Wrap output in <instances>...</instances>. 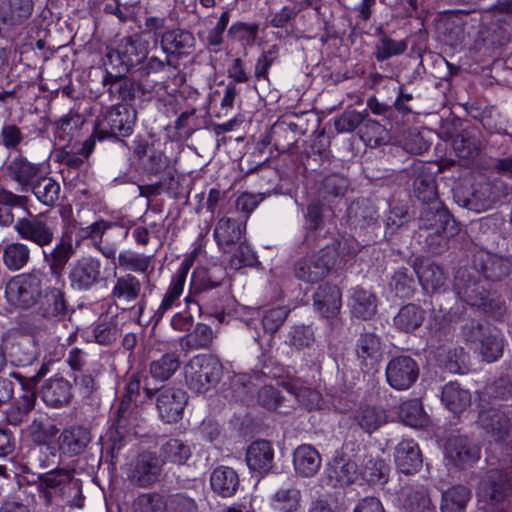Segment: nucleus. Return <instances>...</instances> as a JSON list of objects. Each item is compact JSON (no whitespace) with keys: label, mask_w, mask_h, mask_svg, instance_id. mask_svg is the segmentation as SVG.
Instances as JSON below:
<instances>
[{"label":"nucleus","mask_w":512,"mask_h":512,"mask_svg":"<svg viewBox=\"0 0 512 512\" xmlns=\"http://www.w3.org/2000/svg\"><path fill=\"white\" fill-rule=\"evenodd\" d=\"M101 275L99 260L92 257H83L72 265L69 272V281L73 289L88 291L95 286Z\"/></svg>","instance_id":"f3484780"},{"label":"nucleus","mask_w":512,"mask_h":512,"mask_svg":"<svg viewBox=\"0 0 512 512\" xmlns=\"http://www.w3.org/2000/svg\"><path fill=\"white\" fill-rule=\"evenodd\" d=\"M135 512H166L168 503L158 493L140 495L134 504Z\"/></svg>","instance_id":"69168bd1"},{"label":"nucleus","mask_w":512,"mask_h":512,"mask_svg":"<svg viewBox=\"0 0 512 512\" xmlns=\"http://www.w3.org/2000/svg\"><path fill=\"white\" fill-rule=\"evenodd\" d=\"M395 463L404 474H412L422 466L420 449L413 440L401 441L395 450Z\"/></svg>","instance_id":"a878e982"},{"label":"nucleus","mask_w":512,"mask_h":512,"mask_svg":"<svg viewBox=\"0 0 512 512\" xmlns=\"http://www.w3.org/2000/svg\"><path fill=\"white\" fill-rule=\"evenodd\" d=\"M424 320V311L416 304L403 306L394 317V325L400 331L412 332L421 326Z\"/></svg>","instance_id":"09e8293b"},{"label":"nucleus","mask_w":512,"mask_h":512,"mask_svg":"<svg viewBox=\"0 0 512 512\" xmlns=\"http://www.w3.org/2000/svg\"><path fill=\"white\" fill-rule=\"evenodd\" d=\"M357 424L367 433H372L387 421L385 411L378 407H361L354 416Z\"/></svg>","instance_id":"3c124183"},{"label":"nucleus","mask_w":512,"mask_h":512,"mask_svg":"<svg viewBox=\"0 0 512 512\" xmlns=\"http://www.w3.org/2000/svg\"><path fill=\"white\" fill-rule=\"evenodd\" d=\"M478 424L495 442H507L512 435L511 419L505 412L496 408L481 410L478 416Z\"/></svg>","instance_id":"2eb2a0df"},{"label":"nucleus","mask_w":512,"mask_h":512,"mask_svg":"<svg viewBox=\"0 0 512 512\" xmlns=\"http://www.w3.org/2000/svg\"><path fill=\"white\" fill-rule=\"evenodd\" d=\"M8 176L18 183L22 190L30 187L31 184L41 173V165L30 162L23 156L13 158L7 164Z\"/></svg>","instance_id":"b1692460"},{"label":"nucleus","mask_w":512,"mask_h":512,"mask_svg":"<svg viewBox=\"0 0 512 512\" xmlns=\"http://www.w3.org/2000/svg\"><path fill=\"white\" fill-rule=\"evenodd\" d=\"M90 433L83 427L65 429L59 436V448L64 453L76 455L81 453L90 442Z\"/></svg>","instance_id":"f704fd0d"},{"label":"nucleus","mask_w":512,"mask_h":512,"mask_svg":"<svg viewBox=\"0 0 512 512\" xmlns=\"http://www.w3.org/2000/svg\"><path fill=\"white\" fill-rule=\"evenodd\" d=\"M134 122L135 113L127 106L115 105L110 107L98 121L95 134L99 139L109 136L127 137L133 132Z\"/></svg>","instance_id":"39448f33"},{"label":"nucleus","mask_w":512,"mask_h":512,"mask_svg":"<svg viewBox=\"0 0 512 512\" xmlns=\"http://www.w3.org/2000/svg\"><path fill=\"white\" fill-rule=\"evenodd\" d=\"M118 315L103 316L94 329L96 342L102 345H110L116 341L121 334L122 327Z\"/></svg>","instance_id":"8fccbe9b"},{"label":"nucleus","mask_w":512,"mask_h":512,"mask_svg":"<svg viewBox=\"0 0 512 512\" xmlns=\"http://www.w3.org/2000/svg\"><path fill=\"white\" fill-rule=\"evenodd\" d=\"M27 431L34 443L46 445L56 436L59 429L48 421L35 419Z\"/></svg>","instance_id":"4d7b16f0"},{"label":"nucleus","mask_w":512,"mask_h":512,"mask_svg":"<svg viewBox=\"0 0 512 512\" xmlns=\"http://www.w3.org/2000/svg\"><path fill=\"white\" fill-rule=\"evenodd\" d=\"M420 212V227L434 230L435 233H445L448 226L454 223L449 211L438 200L423 203Z\"/></svg>","instance_id":"aec40b11"},{"label":"nucleus","mask_w":512,"mask_h":512,"mask_svg":"<svg viewBox=\"0 0 512 512\" xmlns=\"http://www.w3.org/2000/svg\"><path fill=\"white\" fill-rule=\"evenodd\" d=\"M389 466L379 457L365 456L359 475L370 484L383 485L388 480Z\"/></svg>","instance_id":"ea45409f"},{"label":"nucleus","mask_w":512,"mask_h":512,"mask_svg":"<svg viewBox=\"0 0 512 512\" xmlns=\"http://www.w3.org/2000/svg\"><path fill=\"white\" fill-rule=\"evenodd\" d=\"M30 248L21 242H10L3 247L2 260L10 271H18L30 261Z\"/></svg>","instance_id":"a19ab883"},{"label":"nucleus","mask_w":512,"mask_h":512,"mask_svg":"<svg viewBox=\"0 0 512 512\" xmlns=\"http://www.w3.org/2000/svg\"><path fill=\"white\" fill-rule=\"evenodd\" d=\"M407 43L404 40H393L384 33H381L379 43L375 47V58L377 61H385L393 56L404 53Z\"/></svg>","instance_id":"6e6d98bb"},{"label":"nucleus","mask_w":512,"mask_h":512,"mask_svg":"<svg viewBox=\"0 0 512 512\" xmlns=\"http://www.w3.org/2000/svg\"><path fill=\"white\" fill-rule=\"evenodd\" d=\"M186 275L178 273L173 277L171 284L163 297V300L156 311L158 318H161L166 311L171 309L183 292Z\"/></svg>","instance_id":"13d9d810"},{"label":"nucleus","mask_w":512,"mask_h":512,"mask_svg":"<svg viewBox=\"0 0 512 512\" xmlns=\"http://www.w3.org/2000/svg\"><path fill=\"white\" fill-rule=\"evenodd\" d=\"M348 219L355 228L364 229L377 223L376 209L368 201L352 203L348 208Z\"/></svg>","instance_id":"37998d69"},{"label":"nucleus","mask_w":512,"mask_h":512,"mask_svg":"<svg viewBox=\"0 0 512 512\" xmlns=\"http://www.w3.org/2000/svg\"><path fill=\"white\" fill-rule=\"evenodd\" d=\"M68 381L60 378L47 382L42 388V398L50 406L59 407L67 404L71 398Z\"/></svg>","instance_id":"a18cd8bd"},{"label":"nucleus","mask_w":512,"mask_h":512,"mask_svg":"<svg viewBox=\"0 0 512 512\" xmlns=\"http://www.w3.org/2000/svg\"><path fill=\"white\" fill-rule=\"evenodd\" d=\"M37 304L38 313L48 320L61 319L67 312L65 294L55 287L46 289Z\"/></svg>","instance_id":"4be33fe9"},{"label":"nucleus","mask_w":512,"mask_h":512,"mask_svg":"<svg viewBox=\"0 0 512 512\" xmlns=\"http://www.w3.org/2000/svg\"><path fill=\"white\" fill-rule=\"evenodd\" d=\"M245 227L237 219L223 216L214 228V238L223 252H231L242 241Z\"/></svg>","instance_id":"6ab92c4d"},{"label":"nucleus","mask_w":512,"mask_h":512,"mask_svg":"<svg viewBox=\"0 0 512 512\" xmlns=\"http://www.w3.org/2000/svg\"><path fill=\"white\" fill-rule=\"evenodd\" d=\"M334 264V249L327 246L299 260L295 265V276L306 283H316L325 277Z\"/></svg>","instance_id":"6e6552de"},{"label":"nucleus","mask_w":512,"mask_h":512,"mask_svg":"<svg viewBox=\"0 0 512 512\" xmlns=\"http://www.w3.org/2000/svg\"><path fill=\"white\" fill-rule=\"evenodd\" d=\"M351 312L361 319H370L376 312V297L369 291L357 287L353 289L350 302Z\"/></svg>","instance_id":"c03bdc74"},{"label":"nucleus","mask_w":512,"mask_h":512,"mask_svg":"<svg viewBox=\"0 0 512 512\" xmlns=\"http://www.w3.org/2000/svg\"><path fill=\"white\" fill-rule=\"evenodd\" d=\"M74 254L70 241L62 239L51 251L43 252L44 261L49 266L53 275L59 276L64 270L67 262Z\"/></svg>","instance_id":"79ce46f5"},{"label":"nucleus","mask_w":512,"mask_h":512,"mask_svg":"<svg viewBox=\"0 0 512 512\" xmlns=\"http://www.w3.org/2000/svg\"><path fill=\"white\" fill-rule=\"evenodd\" d=\"M33 10V0H3L0 5V18L6 25H21L31 17Z\"/></svg>","instance_id":"bb28decb"},{"label":"nucleus","mask_w":512,"mask_h":512,"mask_svg":"<svg viewBox=\"0 0 512 512\" xmlns=\"http://www.w3.org/2000/svg\"><path fill=\"white\" fill-rule=\"evenodd\" d=\"M293 464L299 475L311 477L319 470L321 458L314 447L304 444L294 451Z\"/></svg>","instance_id":"2f4dec72"},{"label":"nucleus","mask_w":512,"mask_h":512,"mask_svg":"<svg viewBox=\"0 0 512 512\" xmlns=\"http://www.w3.org/2000/svg\"><path fill=\"white\" fill-rule=\"evenodd\" d=\"M142 292V284L140 280L131 273H126L120 276H115L111 288L110 297L112 301L118 305L123 306V310L137 308V314L140 316L145 308L146 302L144 298L136 302Z\"/></svg>","instance_id":"0eeeda50"},{"label":"nucleus","mask_w":512,"mask_h":512,"mask_svg":"<svg viewBox=\"0 0 512 512\" xmlns=\"http://www.w3.org/2000/svg\"><path fill=\"white\" fill-rule=\"evenodd\" d=\"M445 457L455 467L465 469L479 459L480 448L466 436H451L445 445Z\"/></svg>","instance_id":"ddd939ff"},{"label":"nucleus","mask_w":512,"mask_h":512,"mask_svg":"<svg viewBox=\"0 0 512 512\" xmlns=\"http://www.w3.org/2000/svg\"><path fill=\"white\" fill-rule=\"evenodd\" d=\"M42 294V280L38 273H23L11 278L5 288L7 301L21 308L37 304Z\"/></svg>","instance_id":"7ed1b4c3"},{"label":"nucleus","mask_w":512,"mask_h":512,"mask_svg":"<svg viewBox=\"0 0 512 512\" xmlns=\"http://www.w3.org/2000/svg\"><path fill=\"white\" fill-rule=\"evenodd\" d=\"M399 415L403 422L410 426L421 425L425 420V414L419 400L412 399L401 404Z\"/></svg>","instance_id":"338daca9"},{"label":"nucleus","mask_w":512,"mask_h":512,"mask_svg":"<svg viewBox=\"0 0 512 512\" xmlns=\"http://www.w3.org/2000/svg\"><path fill=\"white\" fill-rule=\"evenodd\" d=\"M273 457V449L266 440L254 441L249 445L246 452L248 467L259 473H266L271 469Z\"/></svg>","instance_id":"c85d7f7f"},{"label":"nucleus","mask_w":512,"mask_h":512,"mask_svg":"<svg viewBox=\"0 0 512 512\" xmlns=\"http://www.w3.org/2000/svg\"><path fill=\"white\" fill-rule=\"evenodd\" d=\"M195 45L196 39L187 29L173 28L161 34L160 46L168 56L186 57L193 53Z\"/></svg>","instance_id":"a211bd4d"},{"label":"nucleus","mask_w":512,"mask_h":512,"mask_svg":"<svg viewBox=\"0 0 512 512\" xmlns=\"http://www.w3.org/2000/svg\"><path fill=\"white\" fill-rule=\"evenodd\" d=\"M213 339L214 333L211 327L198 323L192 332L181 338V345L191 350L207 349L211 346Z\"/></svg>","instance_id":"603ef678"},{"label":"nucleus","mask_w":512,"mask_h":512,"mask_svg":"<svg viewBox=\"0 0 512 512\" xmlns=\"http://www.w3.org/2000/svg\"><path fill=\"white\" fill-rule=\"evenodd\" d=\"M433 168V164L414 161L409 169V175L413 179L414 193L422 203L438 200Z\"/></svg>","instance_id":"4468645a"},{"label":"nucleus","mask_w":512,"mask_h":512,"mask_svg":"<svg viewBox=\"0 0 512 512\" xmlns=\"http://www.w3.org/2000/svg\"><path fill=\"white\" fill-rule=\"evenodd\" d=\"M481 268L486 279L501 281L511 273L512 262L507 257L487 254L482 259Z\"/></svg>","instance_id":"49530a36"},{"label":"nucleus","mask_w":512,"mask_h":512,"mask_svg":"<svg viewBox=\"0 0 512 512\" xmlns=\"http://www.w3.org/2000/svg\"><path fill=\"white\" fill-rule=\"evenodd\" d=\"M419 283L427 293L439 291L447 281V276L442 267L435 263L425 262L414 266Z\"/></svg>","instance_id":"c756f323"},{"label":"nucleus","mask_w":512,"mask_h":512,"mask_svg":"<svg viewBox=\"0 0 512 512\" xmlns=\"http://www.w3.org/2000/svg\"><path fill=\"white\" fill-rule=\"evenodd\" d=\"M512 491V475L502 470H491L481 481L478 496L491 503L505 501Z\"/></svg>","instance_id":"dca6fc26"},{"label":"nucleus","mask_w":512,"mask_h":512,"mask_svg":"<svg viewBox=\"0 0 512 512\" xmlns=\"http://www.w3.org/2000/svg\"><path fill=\"white\" fill-rule=\"evenodd\" d=\"M287 388L297 398L298 402L308 410L320 409L322 407L323 398L317 390L298 382L288 384Z\"/></svg>","instance_id":"864d4df0"},{"label":"nucleus","mask_w":512,"mask_h":512,"mask_svg":"<svg viewBox=\"0 0 512 512\" xmlns=\"http://www.w3.org/2000/svg\"><path fill=\"white\" fill-rule=\"evenodd\" d=\"M471 497L470 490L463 485H455L442 494V512H464Z\"/></svg>","instance_id":"de8ad7c7"},{"label":"nucleus","mask_w":512,"mask_h":512,"mask_svg":"<svg viewBox=\"0 0 512 512\" xmlns=\"http://www.w3.org/2000/svg\"><path fill=\"white\" fill-rule=\"evenodd\" d=\"M419 376V367L416 361L407 355L391 358L386 366V380L396 390L410 388Z\"/></svg>","instance_id":"9b49d317"},{"label":"nucleus","mask_w":512,"mask_h":512,"mask_svg":"<svg viewBox=\"0 0 512 512\" xmlns=\"http://www.w3.org/2000/svg\"><path fill=\"white\" fill-rule=\"evenodd\" d=\"M442 402L453 413H461L471 404V394L457 382H449L443 387Z\"/></svg>","instance_id":"c9c22d12"},{"label":"nucleus","mask_w":512,"mask_h":512,"mask_svg":"<svg viewBox=\"0 0 512 512\" xmlns=\"http://www.w3.org/2000/svg\"><path fill=\"white\" fill-rule=\"evenodd\" d=\"M389 286L401 298H408L414 291L413 276L408 274L407 268H400L393 274Z\"/></svg>","instance_id":"680f3d73"},{"label":"nucleus","mask_w":512,"mask_h":512,"mask_svg":"<svg viewBox=\"0 0 512 512\" xmlns=\"http://www.w3.org/2000/svg\"><path fill=\"white\" fill-rule=\"evenodd\" d=\"M463 334L471 342L479 341L478 352L488 363L498 360L504 351V339L498 332H484L482 325L472 321L463 327Z\"/></svg>","instance_id":"1a4fd4ad"},{"label":"nucleus","mask_w":512,"mask_h":512,"mask_svg":"<svg viewBox=\"0 0 512 512\" xmlns=\"http://www.w3.org/2000/svg\"><path fill=\"white\" fill-rule=\"evenodd\" d=\"M213 491L222 497H231L239 489L240 479L236 470L228 466H219L210 476Z\"/></svg>","instance_id":"cd10ccee"},{"label":"nucleus","mask_w":512,"mask_h":512,"mask_svg":"<svg viewBox=\"0 0 512 512\" xmlns=\"http://www.w3.org/2000/svg\"><path fill=\"white\" fill-rule=\"evenodd\" d=\"M301 492L297 488H281L272 497V505L282 512H296L300 507Z\"/></svg>","instance_id":"5fc2aeb1"},{"label":"nucleus","mask_w":512,"mask_h":512,"mask_svg":"<svg viewBox=\"0 0 512 512\" xmlns=\"http://www.w3.org/2000/svg\"><path fill=\"white\" fill-rule=\"evenodd\" d=\"M341 291L335 285H320L313 296L315 309L325 318L336 317L341 309Z\"/></svg>","instance_id":"412c9836"},{"label":"nucleus","mask_w":512,"mask_h":512,"mask_svg":"<svg viewBox=\"0 0 512 512\" xmlns=\"http://www.w3.org/2000/svg\"><path fill=\"white\" fill-rule=\"evenodd\" d=\"M453 149L461 158H472L479 152V144L475 137L461 132L453 139Z\"/></svg>","instance_id":"774afa93"},{"label":"nucleus","mask_w":512,"mask_h":512,"mask_svg":"<svg viewBox=\"0 0 512 512\" xmlns=\"http://www.w3.org/2000/svg\"><path fill=\"white\" fill-rule=\"evenodd\" d=\"M290 313V309L287 306H278L268 309L262 316V327L269 335H274L280 327L284 324Z\"/></svg>","instance_id":"052dcab7"},{"label":"nucleus","mask_w":512,"mask_h":512,"mask_svg":"<svg viewBox=\"0 0 512 512\" xmlns=\"http://www.w3.org/2000/svg\"><path fill=\"white\" fill-rule=\"evenodd\" d=\"M184 370L189 388L197 393H205L220 381L222 364L211 355H197L189 360Z\"/></svg>","instance_id":"f257e3e1"},{"label":"nucleus","mask_w":512,"mask_h":512,"mask_svg":"<svg viewBox=\"0 0 512 512\" xmlns=\"http://www.w3.org/2000/svg\"><path fill=\"white\" fill-rule=\"evenodd\" d=\"M162 471L160 458L153 452L145 451L134 459L128 479L135 486L148 488L160 480Z\"/></svg>","instance_id":"9d476101"},{"label":"nucleus","mask_w":512,"mask_h":512,"mask_svg":"<svg viewBox=\"0 0 512 512\" xmlns=\"http://www.w3.org/2000/svg\"><path fill=\"white\" fill-rule=\"evenodd\" d=\"M454 290L458 297L471 306L485 307L488 289L477 272L460 268L454 277Z\"/></svg>","instance_id":"423d86ee"},{"label":"nucleus","mask_w":512,"mask_h":512,"mask_svg":"<svg viewBox=\"0 0 512 512\" xmlns=\"http://www.w3.org/2000/svg\"><path fill=\"white\" fill-rule=\"evenodd\" d=\"M180 365V357L176 352L165 353L160 358L150 362L149 374L155 381L164 382L175 374Z\"/></svg>","instance_id":"58836bf2"},{"label":"nucleus","mask_w":512,"mask_h":512,"mask_svg":"<svg viewBox=\"0 0 512 512\" xmlns=\"http://www.w3.org/2000/svg\"><path fill=\"white\" fill-rule=\"evenodd\" d=\"M499 200L496 185L490 181L479 183L470 197L463 200V206L476 213L491 209Z\"/></svg>","instance_id":"5701e85b"},{"label":"nucleus","mask_w":512,"mask_h":512,"mask_svg":"<svg viewBox=\"0 0 512 512\" xmlns=\"http://www.w3.org/2000/svg\"><path fill=\"white\" fill-rule=\"evenodd\" d=\"M143 390L149 399L156 396V408L164 422L175 423L182 418L187 404V394L183 389L170 386L151 388L146 379Z\"/></svg>","instance_id":"f03ea898"},{"label":"nucleus","mask_w":512,"mask_h":512,"mask_svg":"<svg viewBox=\"0 0 512 512\" xmlns=\"http://www.w3.org/2000/svg\"><path fill=\"white\" fill-rule=\"evenodd\" d=\"M443 41L450 46H457L465 39L464 23L457 17H448L443 21Z\"/></svg>","instance_id":"bf43d9fd"},{"label":"nucleus","mask_w":512,"mask_h":512,"mask_svg":"<svg viewBox=\"0 0 512 512\" xmlns=\"http://www.w3.org/2000/svg\"><path fill=\"white\" fill-rule=\"evenodd\" d=\"M149 52V42L141 33H134L120 39L117 48L107 53L110 63L119 61L124 73L146 59Z\"/></svg>","instance_id":"20e7f679"},{"label":"nucleus","mask_w":512,"mask_h":512,"mask_svg":"<svg viewBox=\"0 0 512 512\" xmlns=\"http://www.w3.org/2000/svg\"><path fill=\"white\" fill-rule=\"evenodd\" d=\"M368 117V112H358L355 110H349L343 112L334 121V127L338 133L353 132L361 123Z\"/></svg>","instance_id":"e2e57ef3"},{"label":"nucleus","mask_w":512,"mask_h":512,"mask_svg":"<svg viewBox=\"0 0 512 512\" xmlns=\"http://www.w3.org/2000/svg\"><path fill=\"white\" fill-rule=\"evenodd\" d=\"M356 354L363 366L373 367L382 354L380 338L374 333L361 334L357 341Z\"/></svg>","instance_id":"72a5a7b5"},{"label":"nucleus","mask_w":512,"mask_h":512,"mask_svg":"<svg viewBox=\"0 0 512 512\" xmlns=\"http://www.w3.org/2000/svg\"><path fill=\"white\" fill-rule=\"evenodd\" d=\"M14 229L20 238L39 247L50 245L54 239V229L51 222L41 215L18 219Z\"/></svg>","instance_id":"f8f14e48"},{"label":"nucleus","mask_w":512,"mask_h":512,"mask_svg":"<svg viewBox=\"0 0 512 512\" xmlns=\"http://www.w3.org/2000/svg\"><path fill=\"white\" fill-rule=\"evenodd\" d=\"M36 403V393L28 385H23V393L17 398L6 411V421L8 424L18 426L24 422L28 414L34 409Z\"/></svg>","instance_id":"7c9ffc66"},{"label":"nucleus","mask_w":512,"mask_h":512,"mask_svg":"<svg viewBox=\"0 0 512 512\" xmlns=\"http://www.w3.org/2000/svg\"><path fill=\"white\" fill-rule=\"evenodd\" d=\"M158 457L163 465H184L191 457V449L182 440L171 438L161 445Z\"/></svg>","instance_id":"4c0bfd02"},{"label":"nucleus","mask_w":512,"mask_h":512,"mask_svg":"<svg viewBox=\"0 0 512 512\" xmlns=\"http://www.w3.org/2000/svg\"><path fill=\"white\" fill-rule=\"evenodd\" d=\"M30 188L36 199L45 206H54L60 198L61 186L53 177L39 175Z\"/></svg>","instance_id":"473e14b6"},{"label":"nucleus","mask_w":512,"mask_h":512,"mask_svg":"<svg viewBox=\"0 0 512 512\" xmlns=\"http://www.w3.org/2000/svg\"><path fill=\"white\" fill-rule=\"evenodd\" d=\"M328 476L339 485H349L359 478L357 464L342 456L333 458L328 468Z\"/></svg>","instance_id":"e433bc0d"},{"label":"nucleus","mask_w":512,"mask_h":512,"mask_svg":"<svg viewBox=\"0 0 512 512\" xmlns=\"http://www.w3.org/2000/svg\"><path fill=\"white\" fill-rule=\"evenodd\" d=\"M349 186L348 179L341 174H330L322 181L321 193L323 197H342Z\"/></svg>","instance_id":"0e129e2a"},{"label":"nucleus","mask_w":512,"mask_h":512,"mask_svg":"<svg viewBox=\"0 0 512 512\" xmlns=\"http://www.w3.org/2000/svg\"><path fill=\"white\" fill-rule=\"evenodd\" d=\"M141 420L137 403L120 401L110 416L111 426L120 433H129Z\"/></svg>","instance_id":"393cba45"}]
</instances>
